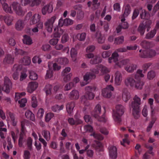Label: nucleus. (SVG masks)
<instances>
[{
	"label": "nucleus",
	"mask_w": 159,
	"mask_h": 159,
	"mask_svg": "<svg viewBox=\"0 0 159 159\" xmlns=\"http://www.w3.org/2000/svg\"><path fill=\"white\" fill-rule=\"evenodd\" d=\"M31 104L32 107L35 108L37 106V101L35 96H33L31 99Z\"/></svg>",
	"instance_id": "50"
},
{
	"label": "nucleus",
	"mask_w": 159,
	"mask_h": 159,
	"mask_svg": "<svg viewBox=\"0 0 159 159\" xmlns=\"http://www.w3.org/2000/svg\"><path fill=\"white\" fill-rule=\"evenodd\" d=\"M41 16L39 14H35L32 17L30 20L31 24H34L39 22Z\"/></svg>",
	"instance_id": "19"
},
{
	"label": "nucleus",
	"mask_w": 159,
	"mask_h": 159,
	"mask_svg": "<svg viewBox=\"0 0 159 159\" xmlns=\"http://www.w3.org/2000/svg\"><path fill=\"white\" fill-rule=\"evenodd\" d=\"M70 55L72 58H75L77 55L76 50L74 48H72L70 51Z\"/></svg>",
	"instance_id": "63"
},
{
	"label": "nucleus",
	"mask_w": 159,
	"mask_h": 159,
	"mask_svg": "<svg viewBox=\"0 0 159 159\" xmlns=\"http://www.w3.org/2000/svg\"><path fill=\"white\" fill-rule=\"evenodd\" d=\"M101 72L103 74H106L109 72V70L106 66L102 65L101 66Z\"/></svg>",
	"instance_id": "64"
},
{
	"label": "nucleus",
	"mask_w": 159,
	"mask_h": 159,
	"mask_svg": "<svg viewBox=\"0 0 159 159\" xmlns=\"http://www.w3.org/2000/svg\"><path fill=\"white\" fill-rule=\"evenodd\" d=\"M140 53L139 54V56L141 58H148L147 50H142L140 49L139 51Z\"/></svg>",
	"instance_id": "32"
},
{
	"label": "nucleus",
	"mask_w": 159,
	"mask_h": 159,
	"mask_svg": "<svg viewBox=\"0 0 159 159\" xmlns=\"http://www.w3.org/2000/svg\"><path fill=\"white\" fill-rule=\"evenodd\" d=\"M144 21L141 22L137 29L138 32L139 33L140 35L142 36L144 34L145 29L146 28L144 25Z\"/></svg>",
	"instance_id": "23"
},
{
	"label": "nucleus",
	"mask_w": 159,
	"mask_h": 159,
	"mask_svg": "<svg viewBox=\"0 0 159 159\" xmlns=\"http://www.w3.org/2000/svg\"><path fill=\"white\" fill-rule=\"evenodd\" d=\"M32 140L31 138H29L27 140V145L28 148L31 150L32 149Z\"/></svg>",
	"instance_id": "62"
},
{
	"label": "nucleus",
	"mask_w": 159,
	"mask_h": 159,
	"mask_svg": "<svg viewBox=\"0 0 159 159\" xmlns=\"http://www.w3.org/2000/svg\"><path fill=\"white\" fill-rule=\"evenodd\" d=\"M101 62V59L98 56H96L93 59H91L90 61V63L92 64H96Z\"/></svg>",
	"instance_id": "37"
},
{
	"label": "nucleus",
	"mask_w": 159,
	"mask_h": 159,
	"mask_svg": "<svg viewBox=\"0 0 159 159\" xmlns=\"http://www.w3.org/2000/svg\"><path fill=\"white\" fill-rule=\"evenodd\" d=\"M130 106L132 108V114L135 118L138 119L139 117L140 105L141 104L140 98L136 95L133 98Z\"/></svg>",
	"instance_id": "1"
},
{
	"label": "nucleus",
	"mask_w": 159,
	"mask_h": 159,
	"mask_svg": "<svg viewBox=\"0 0 159 159\" xmlns=\"http://www.w3.org/2000/svg\"><path fill=\"white\" fill-rule=\"evenodd\" d=\"M155 73L153 71L149 72L148 74V78L149 80H152L155 76Z\"/></svg>",
	"instance_id": "52"
},
{
	"label": "nucleus",
	"mask_w": 159,
	"mask_h": 159,
	"mask_svg": "<svg viewBox=\"0 0 159 159\" xmlns=\"http://www.w3.org/2000/svg\"><path fill=\"white\" fill-rule=\"evenodd\" d=\"M130 6L129 5H127L125 7V11L123 15L124 17H127L128 15L130 13Z\"/></svg>",
	"instance_id": "46"
},
{
	"label": "nucleus",
	"mask_w": 159,
	"mask_h": 159,
	"mask_svg": "<svg viewBox=\"0 0 159 159\" xmlns=\"http://www.w3.org/2000/svg\"><path fill=\"white\" fill-rule=\"evenodd\" d=\"M140 18L142 19H148L150 17V14L145 10H143L140 14Z\"/></svg>",
	"instance_id": "28"
},
{
	"label": "nucleus",
	"mask_w": 159,
	"mask_h": 159,
	"mask_svg": "<svg viewBox=\"0 0 159 159\" xmlns=\"http://www.w3.org/2000/svg\"><path fill=\"white\" fill-rule=\"evenodd\" d=\"M84 130L85 132H89L92 133L94 132L93 127L89 125H85L84 126Z\"/></svg>",
	"instance_id": "41"
},
{
	"label": "nucleus",
	"mask_w": 159,
	"mask_h": 159,
	"mask_svg": "<svg viewBox=\"0 0 159 159\" xmlns=\"http://www.w3.org/2000/svg\"><path fill=\"white\" fill-rule=\"evenodd\" d=\"M84 119L85 121L87 123H89L91 124L92 122V120L89 115H87L84 116Z\"/></svg>",
	"instance_id": "56"
},
{
	"label": "nucleus",
	"mask_w": 159,
	"mask_h": 159,
	"mask_svg": "<svg viewBox=\"0 0 159 159\" xmlns=\"http://www.w3.org/2000/svg\"><path fill=\"white\" fill-rule=\"evenodd\" d=\"M99 71L97 70H95L91 72H87L84 76V80L86 82L89 80L94 79L96 77L95 74H98Z\"/></svg>",
	"instance_id": "3"
},
{
	"label": "nucleus",
	"mask_w": 159,
	"mask_h": 159,
	"mask_svg": "<svg viewBox=\"0 0 159 159\" xmlns=\"http://www.w3.org/2000/svg\"><path fill=\"white\" fill-rule=\"evenodd\" d=\"M69 97L71 99L77 100L79 97V92L76 90H74L71 92Z\"/></svg>",
	"instance_id": "18"
},
{
	"label": "nucleus",
	"mask_w": 159,
	"mask_h": 159,
	"mask_svg": "<svg viewBox=\"0 0 159 159\" xmlns=\"http://www.w3.org/2000/svg\"><path fill=\"white\" fill-rule=\"evenodd\" d=\"M25 116L27 119L32 121H34L35 120L34 114L30 110H27L26 111L25 113Z\"/></svg>",
	"instance_id": "25"
},
{
	"label": "nucleus",
	"mask_w": 159,
	"mask_h": 159,
	"mask_svg": "<svg viewBox=\"0 0 159 159\" xmlns=\"http://www.w3.org/2000/svg\"><path fill=\"white\" fill-rule=\"evenodd\" d=\"M22 68V65L15 64L12 68L14 73L12 74V78L14 80H17L18 78L19 73Z\"/></svg>",
	"instance_id": "7"
},
{
	"label": "nucleus",
	"mask_w": 159,
	"mask_h": 159,
	"mask_svg": "<svg viewBox=\"0 0 159 159\" xmlns=\"http://www.w3.org/2000/svg\"><path fill=\"white\" fill-rule=\"evenodd\" d=\"M118 57L119 55L117 52H114L112 53L111 57L109 58V62L110 63H111L112 60L115 62H116L118 61Z\"/></svg>",
	"instance_id": "27"
},
{
	"label": "nucleus",
	"mask_w": 159,
	"mask_h": 159,
	"mask_svg": "<svg viewBox=\"0 0 159 159\" xmlns=\"http://www.w3.org/2000/svg\"><path fill=\"white\" fill-rule=\"evenodd\" d=\"M75 106V103L73 102L68 103L66 106L67 112L69 115H71L73 112V109Z\"/></svg>",
	"instance_id": "15"
},
{
	"label": "nucleus",
	"mask_w": 159,
	"mask_h": 159,
	"mask_svg": "<svg viewBox=\"0 0 159 159\" xmlns=\"http://www.w3.org/2000/svg\"><path fill=\"white\" fill-rule=\"evenodd\" d=\"M3 19L5 23L8 25L12 24V22L13 20V16H4Z\"/></svg>",
	"instance_id": "24"
},
{
	"label": "nucleus",
	"mask_w": 159,
	"mask_h": 159,
	"mask_svg": "<svg viewBox=\"0 0 159 159\" xmlns=\"http://www.w3.org/2000/svg\"><path fill=\"white\" fill-rule=\"evenodd\" d=\"M144 85L143 82L141 80H138L135 84L134 86L137 89H142Z\"/></svg>",
	"instance_id": "40"
},
{
	"label": "nucleus",
	"mask_w": 159,
	"mask_h": 159,
	"mask_svg": "<svg viewBox=\"0 0 159 159\" xmlns=\"http://www.w3.org/2000/svg\"><path fill=\"white\" fill-rule=\"evenodd\" d=\"M30 78L32 80H37L38 78V75L34 71H29Z\"/></svg>",
	"instance_id": "44"
},
{
	"label": "nucleus",
	"mask_w": 159,
	"mask_h": 159,
	"mask_svg": "<svg viewBox=\"0 0 159 159\" xmlns=\"http://www.w3.org/2000/svg\"><path fill=\"white\" fill-rule=\"evenodd\" d=\"M53 9L52 5H50V4H47L42 8V13L43 15H45L47 13H50L52 12Z\"/></svg>",
	"instance_id": "10"
},
{
	"label": "nucleus",
	"mask_w": 159,
	"mask_h": 159,
	"mask_svg": "<svg viewBox=\"0 0 159 159\" xmlns=\"http://www.w3.org/2000/svg\"><path fill=\"white\" fill-rule=\"evenodd\" d=\"M116 108V111H113V118L116 121L119 123L121 121V116L124 113V108L121 105L118 104Z\"/></svg>",
	"instance_id": "2"
},
{
	"label": "nucleus",
	"mask_w": 159,
	"mask_h": 159,
	"mask_svg": "<svg viewBox=\"0 0 159 159\" xmlns=\"http://www.w3.org/2000/svg\"><path fill=\"white\" fill-rule=\"evenodd\" d=\"M122 99L125 102H126L130 98L129 93L125 89H123V90Z\"/></svg>",
	"instance_id": "17"
},
{
	"label": "nucleus",
	"mask_w": 159,
	"mask_h": 159,
	"mask_svg": "<svg viewBox=\"0 0 159 159\" xmlns=\"http://www.w3.org/2000/svg\"><path fill=\"white\" fill-rule=\"evenodd\" d=\"M152 21L148 20H147L145 23H144V25L147 28V32L151 28L150 25L152 24Z\"/></svg>",
	"instance_id": "48"
},
{
	"label": "nucleus",
	"mask_w": 159,
	"mask_h": 159,
	"mask_svg": "<svg viewBox=\"0 0 159 159\" xmlns=\"http://www.w3.org/2000/svg\"><path fill=\"white\" fill-rule=\"evenodd\" d=\"M69 39V37L68 34H64L62 36L61 38V42L62 43H65Z\"/></svg>",
	"instance_id": "60"
},
{
	"label": "nucleus",
	"mask_w": 159,
	"mask_h": 159,
	"mask_svg": "<svg viewBox=\"0 0 159 159\" xmlns=\"http://www.w3.org/2000/svg\"><path fill=\"white\" fill-rule=\"evenodd\" d=\"M11 5L13 10L17 15L22 16L24 14V12L19 3L15 2L12 3Z\"/></svg>",
	"instance_id": "4"
},
{
	"label": "nucleus",
	"mask_w": 159,
	"mask_h": 159,
	"mask_svg": "<svg viewBox=\"0 0 159 159\" xmlns=\"http://www.w3.org/2000/svg\"><path fill=\"white\" fill-rule=\"evenodd\" d=\"M42 134L44 138L46 140L49 139L50 138V135L48 131L44 130L42 132Z\"/></svg>",
	"instance_id": "47"
},
{
	"label": "nucleus",
	"mask_w": 159,
	"mask_h": 159,
	"mask_svg": "<svg viewBox=\"0 0 159 159\" xmlns=\"http://www.w3.org/2000/svg\"><path fill=\"white\" fill-rule=\"evenodd\" d=\"M140 45L144 48H148L150 47V43L146 40H143L141 42Z\"/></svg>",
	"instance_id": "38"
},
{
	"label": "nucleus",
	"mask_w": 159,
	"mask_h": 159,
	"mask_svg": "<svg viewBox=\"0 0 159 159\" xmlns=\"http://www.w3.org/2000/svg\"><path fill=\"white\" fill-rule=\"evenodd\" d=\"M137 68V65L135 64L130 63L127 65L125 67V70L128 73H131L135 70Z\"/></svg>",
	"instance_id": "11"
},
{
	"label": "nucleus",
	"mask_w": 159,
	"mask_h": 159,
	"mask_svg": "<svg viewBox=\"0 0 159 159\" xmlns=\"http://www.w3.org/2000/svg\"><path fill=\"white\" fill-rule=\"evenodd\" d=\"M54 116L53 114L51 113H47L45 116V120L46 122H48Z\"/></svg>",
	"instance_id": "59"
},
{
	"label": "nucleus",
	"mask_w": 159,
	"mask_h": 159,
	"mask_svg": "<svg viewBox=\"0 0 159 159\" xmlns=\"http://www.w3.org/2000/svg\"><path fill=\"white\" fill-rule=\"evenodd\" d=\"M124 41V37L121 36L116 38L114 39V43L116 45H119L122 44Z\"/></svg>",
	"instance_id": "33"
},
{
	"label": "nucleus",
	"mask_w": 159,
	"mask_h": 159,
	"mask_svg": "<svg viewBox=\"0 0 159 159\" xmlns=\"http://www.w3.org/2000/svg\"><path fill=\"white\" fill-rule=\"evenodd\" d=\"M42 48L44 51H49L51 50V47L49 44H45L43 45Z\"/></svg>",
	"instance_id": "58"
},
{
	"label": "nucleus",
	"mask_w": 159,
	"mask_h": 159,
	"mask_svg": "<svg viewBox=\"0 0 159 159\" xmlns=\"http://www.w3.org/2000/svg\"><path fill=\"white\" fill-rule=\"evenodd\" d=\"M102 94L104 97L106 98H110L112 96L111 91L110 90L105 88L102 90Z\"/></svg>",
	"instance_id": "22"
},
{
	"label": "nucleus",
	"mask_w": 159,
	"mask_h": 159,
	"mask_svg": "<svg viewBox=\"0 0 159 159\" xmlns=\"http://www.w3.org/2000/svg\"><path fill=\"white\" fill-rule=\"evenodd\" d=\"M111 54V53L109 51L103 52L102 54V57L103 58H106L109 57Z\"/></svg>",
	"instance_id": "61"
},
{
	"label": "nucleus",
	"mask_w": 159,
	"mask_h": 159,
	"mask_svg": "<svg viewBox=\"0 0 159 159\" xmlns=\"http://www.w3.org/2000/svg\"><path fill=\"white\" fill-rule=\"evenodd\" d=\"M38 83L36 81H32L29 83L27 88L28 92L32 93L38 87Z\"/></svg>",
	"instance_id": "9"
},
{
	"label": "nucleus",
	"mask_w": 159,
	"mask_h": 159,
	"mask_svg": "<svg viewBox=\"0 0 159 159\" xmlns=\"http://www.w3.org/2000/svg\"><path fill=\"white\" fill-rule=\"evenodd\" d=\"M27 54V52H26L24 51L21 49H18L17 48H15L14 54L16 56H17L18 55H22Z\"/></svg>",
	"instance_id": "42"
},
{
	"label": "nucleus",
	"mask_w": 159,
	"mask_h": 159,
	"mask_svg": "<svg viewBox=\"0 0 159 159\" xmlns=\"http://www.w3.org/2000/svg\"><path fill=\"white\" fill-rule=\"evenodd\" d=\"M57 62L60 65H65L68 64L69 61L66 58H60L57 59Z\"/></svg>",
	"instance_id": "31"
},
{
	"label": "nucleus",
	"mask_w": 159,
	"mask_h": 159,
	"mask_svg": "<svg viewBox=\"0 0 159 159\" xmlns=\"http://www.w3.org/2000/svg\"><path fill=\"white\" fill-rule=\"evenodd\" d=\"M115 83L117 85H119L121 82L122 76L121 73L119 71H117L115 74Z\"/></svg>",
	"instance_id": "20"
},
{
	"label": "nucleus",
	"mask_w": 159,
	"mask_h": 159,
	"mask_svg": "<svg viewBox=\"0 0 159 159\" xmlns=\"http://www.w3.org/2000/svg\"><path fill=\"white\" fill-rule=\"evenodd\" d=\"M63 32V30L62 29L60 28L59 30L58 29L57 31L54 33L52 35L51 37L53 38H59Z\"/></svg>",
	"instance_id": "29"
},
{
	"label": "nucleus",
	"mask_w": 159,
	"mask_h": 159,
	"mask_svg": "<svg viewBox=\"0 0 159 159\" xmlns=\"http://www.w3.org/2000/svg\"><path fill=\"white\" fill-rule=\"evenodd\" d=\"M27 102V99L26 98H22L21 100L18 101L19 104H20V107H23L25 106V103Z\"/></svg>",
	"instance_id": "53"
},
{
	"label": "nucleus",
	"mask_w": 159,
	"mask_h": 159,
	"mask_svg": "<svg viewBox=\"0 0 159 159\" xmlns=\"http://www.w3.org/2000/svg\"><path fill=\"white\" fill-rule=\"evenodd\" d=\"M56 17L54 16L48 20L45 23L46 29L49 33L52 32L53 27V24L54 22Z\"/></svg>",
	"instance_id": "5"
},
{
	"label": "nucleus",
	"mask_w": 159,
	"mask_h": 159,
	"mask_svg": "<svg viewBox=\"0 0 159 159\" xmlns=\"http://www.w3.org/2000/svg\"><path fill=\"white\" fill-rule=\"evenodd\" d=\"M64 23L65 25L67 26L72 25L73 23V21L69 18H67L65 19V22Z\"/></svg>",
	"instance_id": "54"
},
{
	"label": "nucleus",
	"mask_w": 159,
	"mask_h": 159,
	"mask_svg": "<svg viewBox=\"0 0 159 159\" xmlns=\"http://www.w3.org/2000/svg\"><path fill=\"white\" fill-rule=\"evenodd\" d=\"M98 0H93L92 2V9L95 10L97 9L100 5V3L98 2Z\"/></svg>",
	"instance_id": "45"
},
{
	"label": "nucleus",
	"mask_w": 159,
	"mask_h": 159,
	"mask_svg": "<svg viewBox=\"0 0 159 159\" xmlns=\"http://www.w3.org/2000/svg\"><path fill=\"white\" fill-rule=\"evenodd\" d=\"M156 31V30L154 29L146 35L145 38L146 39H150L152 38L155 35Z\"/></svg>",
	"instance_id": "30"
},
{
	"label": "nucleus",
	"mask_w": 159,
	"mask_h": 159,
	"mask_svg": "<svg viewBox=\"0 0 159 159\" xmlns=\"http://www.w3.org/2000/svg\"><path fill=\"white\" fill-rule=\"evenodd\" d=\"M74 83L72 82H70L67 84L65 86L64 89L65 90L68 91L71 89L74 86Z\"/></svg>",
	"instance_id": "51"
},
{
	"label": "nucleus",
	"mask_w": 159,
	"mask_h": 159,
	"mask_svg": "<svg viewBox=\"0 0 159 159\" xmlns=\"http://www.w3.org/2000/svg\"><path fill=\"white\" fill-rule=\"evenodd\" d=\"M90 136H93L95 139L99 140H102L104 139V137L101 135L96 133L95 131L91 134Z\"/></svg>",
	"instance_id": "35"
},
{
	"label": "nucleus",
	"mask_w": 159,
	"mask_h": 159,
	"mask_svg": "<svg viewBox=\"0 0 159 159\" xmlns=\"http://www.w3.org/2000/svg\"><path fill=\"white\" fill-rule=\"evenodd\" d=\"M109 155L112 159H116L117 157V149L115 146H112L108 148Z\"/></svg>",
	"instance_id": "6"
},
{
	"label": "nucleus",
	"mask_w": 159,
	"mask_h": 159,
	"mask_svg": "<svg viewBox=\"0 0 159 159\" xmlns=\"http://www.w3.org/2000/svg\"><path fill=\"white\" fill-rule=\"evenodd\" d=\"M101 111V107L98 104L96 106L94 111L92 112V115L95 118H98Z\"/></svg>",
	"instance_id": "14"
},
{
	"label": "nucleus",
	"mask_w": 159,
	"mask_h": 159,
	"mask_svg": "<svg viewBox=\"0 0 159 159\" xmlns=\"http://www.w3.org/2000/svg\"><path fill=\"white\" fill-rule=\"evenodd\" d=\"M24 25L25 23L24 20L19 19L15 24V28L18 30H20L24 28Z\"/></svg>",
	"instance_id": "16"
},
{
	"label": "nucleus",
	"mask_w": 159,
	"mask_h": 159,
	"mask_svg": "<svg viewBox=\"0 0 159 159\" xmlns=\"http://www.w3.org/2000/svg\"><path fill=\"white\" fill-rule=\"evenodd\" d=\"M96 88L95 87H92L90 86H88L85 87V89L86 91V95L88 97L89 100L93 99L95 96L94 94L92 92L93 90L95 91Z\"/></svg>",
	"instance_id": "8"
},
{
	"label": "nucleus",
	"mask_w": 159,
	"mask_h": 159,
	"mask_svg": "<svg viewBox=\"0 0 159 159\" xmlns=\"http://www.w3.org/2000/svg\"><path fill=\"white\" fill-rule=\"evenodd\" d=\"M148 58H151L155 57L157 52L155 50L152 49H147Z\"/></svg>",
	"instance_id": "36"
},
{
	"label": "nucleus",
	"mask_w": 159,
	"mask_h": 159,
	"mask_svg": "<svg viewBox=\"0 0 159 159\" xmlns=\"http://www.w3.org/2000/svg\"><path fill=\"white\" fill-rule=\"evenodd\" d=\"M44 111L43 109L41 108L38 110L37 114V117L40 119L43 116Z\"/></svg>",
	"instance_id": "55"
},
{
	"label": "nucleus",
	"mask_w": 159,
	"mask_h": 159,
	"mask_svg": "<svg viewBox=\"0 0 159 159\" xmlns=\"http://www.w3.org/2000/svg\"><path fill=\"white\" fill-rule=\"evenodd\" d=\"M86 34L85 33L81 34H78L77 35V37L80 41H83L84 40L86 37Z\"/></svg>",
	"instance_id": "49"
},
{
	"label": "nucleus",
	"mask_w": 159,
	"mask_h": 159,
	"mask_svg": "<svg viewBox=\"0 0 159 159\" xmlns=\"http://www.w3.org/2000/svg\"><path fill=\"white\" fill-rule=\"evenodd\" d=\"M14 57L11 55L7 54L5 56L3 62L5 64H12L14 62Z\"/></svg>",
	"instance_id": "13"
},
{
	"label": "nucleus",
	"mask_w": 159,
	"mask_h": 159,
	"mask_svg": "<svg viewBox=\"0 0 159 159\" xmlns=\"http://www.w3.org/2000/svg\"><path fill=\"white\" fill-rule=\"evenodd\" d=\"M95 35L99 43L102 44L104 42L105 39L104 37L102 36L101 33L100 32L97 31L96 32Z\"/></svg>",
	"instance_id": "21"
},
{
	"label": "nucleus",
	"mask_w": 159,
	"mask_h": 159,
	"mask_svg": "<svg viewBox=\"0 0 159 159\" xmlns=\"http://www.w3.org/2000/svg\"><path fill=\"white\" fill-rule=\"evenodd\" d=\"M63 76H64L63 78L64 81L65 82H67L70 80L72 75L71 73H70L67 75L66 74V75Z\"/></svg>",
	"instance_id": "57"
},
{
	"label": "nucleus",
	"mask_w": 159,
	"mask_h": 159,
	"mask_svg": "<svg viewBox=\"0 0 159 159\" xmlns=\"http://www.w3.org/2000/svg\"><path fill=\"white\" fill-rule=\"evenodd\" d=\"M20 62L24 65H28L30 63V58L27 56L25 57L20 61Z\"/></svg>",
	"instance_id": "34"
},
{
	"label": "nucleus",
	"mask_w": 159,
	"mask_h": 159,
	"mask_svg": "<svg viewBox=\"0 0 159 159\" xmlns=\"http://www.w3.org/2000/svg\"><path fill=\"white\" fill-rule=\"evenodd\" d=\"M23 37V41L24 43L29 45L32 44V41L30 36L25 35Z\"/></svg>",
	"instance_id": "26"
},
{
	"label": "nucleus",
	"mask_w": 159,
	"mask_h": 159,
	"mask_svg": "<svg viewBox=\"0 0 159 159\" xmlns=\"http://www.w3.org/2000/svg\"><path fill=\"white\" fill-rule=\"evenodd\" d=\"M125 85L127 86L134 87L135 83V81L134 78L131 77H127L125 80Z\"/></svg>",
	"instance_id": "12"
},
{
	"label": "nucleus",
	"mask_w": 159,
	"mask_h": 159,
	"mask_svg": "<svg viewBox=\"0 0 159 159\" xmlns=\"http://www.w3.org/2000/svg\"><path fill=\"white\" fill-rule=\"evenodd\" d=\"M52 88V86L50 84H48L46 85L44 89V90L46 92L47 95L51 94Z\"/></svg>",
	"instance_id": "43"
},
{
	"label": "nucleus",
	"mask_w": 159,
	"mask_h": 159,
	"mask_svg": "<svg viewBox=\"0 0 159 159\" xmlns=\"http://www.w3.org/2000/svg\"><path fill=\"white\" fill-rule=\"evenodd\" d=\"M2 7L4 11L6 13H12L13 11L11 10V7H9L7 3L2 5Z\"/></svg>",
	"instance_id": "39"
}]
</instances>
